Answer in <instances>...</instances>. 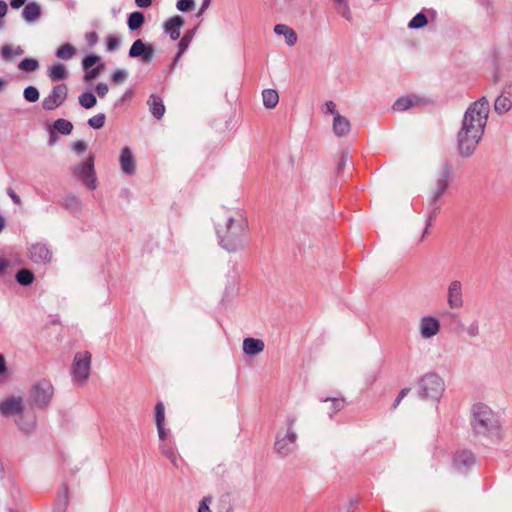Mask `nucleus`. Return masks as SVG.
Here are the masks:
<instances>
[{"instance_id": "nucleus-50", "label": "nucleus", "mask_w": 512, "mask_h": 512, "mask_svg": "<svg viewBox=\"0 0 512 512\" xmlns=\"http://www.w3.org/2000/svg\"><path fill=\"white\" fill-rule=\"evenodd\" d=\"M120 39L117 36L110 35L106 38V49L109 52L116 51L120 46Z\"/></svg>"}, {"instance_id": "nucleus-28", "label": "nucleus", "mask_w": 512, "mask_h": 512, "mask_svg": "<svg viewBox=\"0 0 512 512\" xmlns=\"http://www.w3.org/2000/svg\"><path fill=\"white\" fill-rule=\"evenodd\" d=\"M34 279H35L34 273L27 268L19 269L15 275V280L22 286L31 285L33 283Z\"/></svg>"}, {"instance_id": "nucleus-44", "label": "nucleus", "mask_w": 512, "mask_h": 512, "mask_svg": "<svg viewBox=\"0 0 512 512\" xmlns=\"http://www.w3.org/2000/svg\"><path fill=\"white\" fill-rule=\"evenodd\" d=\"M23 97L26 101L34 103V102L38 101V99L40 97V93L35 86L30 85L24 89Z\"/></svg>"}, {"instance_id": "nucleus-64", "label": "nucleus", "mask_w": 512, "mask_h": 512, "mask_svg": "<svg viewBox=\"0 0 512 512\" xmlns=\"http://www.w3.org/2000/svg\"><path fill=\"white\" fill-rule=\"evenodd\" d=\"M153 0H135V4L139 8H148L152 5Z\"/></svg>"}, {"instance_id": "nucleus-36", "label": "nucleus", "mask_w": 512, "mask_h": 512, "mask_svg": "<svg viewBox=\"0 0 512 512\" xmlns=\"http://www.w3.org/2000/svg\"><path fill=\"white\" fill-rule=\"evenodd\" d=\"M79 104L85 109L93 108L97 103V98L92 92H84L78 97Z\"/></svg>"}, {"instance_id": "nucleus-55", "label": "nucleus", "mask_w": 512, "mask_h": 512, "mask_svg": "<svg viewBox=\"0 0 512 512\" xmlns=\"http://www.w3.org/2000/svg\"><path fill=\"white\" fill-rule=\"evenodd\" d=\"M410 388H403L398 396L396 397V399L394 400V403L392 405V409H396L398 407V405L400 404V402L402 401V399L410 392Z\"/></svg>"}, {"instance_id": "nucleus-19", "label": "nucleus", "mask_w": 512, "mask_h": 512, "mask_svg": "<svg viewBox=\"0 0 512 512\" xmlns=\"http://www.w3.org/2000/svg\"><path fill=\"white\" fill-rule=\"evenodd\" d=\"M121 170L127 175H133L136 172V163L134 155L129 147H124L120 154Z\"/></svg>"}, {"instance_id": "nucleus-26", "label": "nucleus", "mask_w": 512, "mask_h": 512, "mask_svg": "<svg viewBox=\"0 0 512 512\" xmlns=\"http://www.w3.org/2000/svg\"><path fill=\"white\" fill-rule=\"evenodd\" d=\"M145 23V15L141 11H133L128 15L127 25L131 31L139 30Z\"/></svg>"}, {"instance_id": "nucleus-2", "label": "nucleus", "mask_w": 512, "mask_h": 512, "mask_svg": "<svg viewBox=\"0 0 512 512\" xmlns=\"http://www.w3.org/2000/svg\"><path fill=\"white\" fill-rule=\"evenodd\" d=\"M215 230L220 247L229 253L241 251L249 243L248 221L239 210L219 211L215 219Z\"/></svg>"}, {"instance_id": "nucleus-27", "label": "nucleus", "mask_w": 512, "mask_h": 512, "mask_svg": "<svg viewBox=\"0 0 512 512\" xmlns=\"http://www.w3.org/2000/svg\"><path fill=\"white\" fill-rule=\"evenodd\" d=\"M263 105L267 109H273L279 102V95L275 89H264L262 91Z\"/></svg>"}, {"instance_id": "nucleus-21", "label": "nucleus", "mask_w": 512, "mask_h": 512, "mask_svg": "<svg viewBox=\"0 0 512 512\" xmlns=\"http://www.w3.org/2000/svg\"><path fill=\"white\" fill-rule=\"evenodd\" d=\"M42 15L41 6L37 2H29L24 6L22 17L26 22H35Z\"/></svg>"}, {"instance_id": "nucleus-8", "label": "nucleus", "mask_w": 512, "mask_h": 512, "mask_svg": "<svg viewBox=\"0 0 512 512\" xmlns=\"http://www.w3.org/2000/svg\"><path fill=\"white\" fill-rule=\"evenodd\" d=\"M68 96V87L66 84L55 85L50 94L42 101L43 109L46 111H53L61 106Z\"/></svg>"}, {"instance_id": "nucleus-31", "label": "nucleus", "mask_w": 512, "mask_h": 512, "mask_svg": "<svg viewBox=\"0 0 512 512\" xmlns=\"http://www.w3.org/2000/svg\"><path fill=\"white\" fill-rule=\"evenodd\" d=\"M334 4V7L339 15L345 18L348 21H351L352 14L348 4V0H331Z\"/></svg>"}, {"instance_id": "nucleus-62", "label": "nucleus", "mask_w": 512, "mask_h": 512, "mask_svg": "<svg viewBox=\"0 0 512 512\" xmlns=\"http://www.w3.org/2000/svg\"><path fill=\"white\" fill-rule=\"evenodd\" d=\"M156 427L158 430V435H159L160 440L165 441L166 436H167V431L164 428V424H158V425H156Z\"/></svg>"}, {"instance_id": "nucleus-45", "label": "nucleus", "mask_w": 512, "mask_h": 512, "mask_svg": "<svg viewBox=\"0 0 512 512\" xmlns=\"http://www.w3.org/2000/svg\"><path fill=\"white\" fill-rule=\"evenodd\" d=\"M105 119V114L99 113L88 120V125L93 129H101L105 124Z\"/></svg>"}, {"instance_id": "nucleus-6", "label": "nucleus", "mask_w": 512, "mask_h": 512, "mask_svg": "<svg viewBox=\"0 0 512 512\" xmlns=\"http://www.w3.org/2000/svg\"><path fill=\"white\" fill-rule=\"evenodd\" d=\"M74 175L90 190L96 189V176L94 169V156L90 155L85 161L74 168Z\"/></svg>"}, {"instance_id": "nucleus-47", "label": "nucleus", "mask_w": 512, "mask_h": 512, "mask_svg": "<svg viewBox=\"0 0 512 512\" xmlns=\"http://www.w3.org/2000/svg\"><path fill=\"white\" fill-rule=\"evenodd\" d=\"M165 421V407L164 404L159 401L155 405V423L158 424H164Z\"/></svg>"}, {"instance_id": "nucleus-52", "label": "nucleus", "mask_w": 512, "mask_h": 512, "mask_svg": "<svg viewBox=\"0 0 512 512\" xmlns=\"http://www.w3.org/2000/svg\"><path fill=\"white\" fill-rule=\"evenodd\" d=\"M134 96V91L132 89H128L124 92L120 99H118L115 103L116 107L122 106L123 103L127 100L132 99Z\"/></svg>"}, {"instance_id": "nucleus-38", "label": "nucleus", "mask_w": 512, "mask_h": 512, "mask_svg": "<svg viewBox=\"0 0 512 512\" xmlns=\"http://www.w3.org/2000/svg\"><path fill=\"white\" fill-rule=\"evenodd\" d=\"M62 205L71 212H78L81 208V202L75 195H67L62 202Z\"/></svg>"}, {"instance_id": "nucleus-29", "label": "nucleus", "mask_w": 512, "mask_h": 512, "mask_svg": "<svg viewBox=\"0 0 512 512\" xmlns=\"http://www.w3.org/2000/svg\"><path fill=\"white\" fill-rule=\"evenodd\" d=\"M19 428L25 432H31L35 427V417L33 415L26 416L23 412L18 416L17 420Z\"/></svg>"}, {"instance_id": "nucleus-20", "label": "nucleus", "mask_w": 512, "mask_h": 512, "mask_svg": "<svg viewBox=\"0 0 512 512\" xmlns=\"http://www.w3.org/2000/svg\"><path fill=\"white\" fill-rule=\"evenodd\" d=\"M265 344L263 340L247 337L243 341V351L248 356H256L263 352Z\"/></svg>"}, {"instance_id": "nucleus-9", "label": "nucleus", "mask_w": 512, "mask_h": 512, "mask_svg": "<svg viewBox=\"0 0 512 512\" xmlns=\"http://www.w3.org/2000/svg\"><path fill=\"white\" fill-rule=\"evenodd\" d=\"M155 55L153 45L144 42L142 39H137L131 45L128 56L130 58H139L144 64H149Z\"/></svg>"}, {"instance_id": "nucleus-24", "label": "nucleus", "mask_w": 512, "mask_h": 512, "mask_svg": "<svg viewBox=\"0 0 512 512\" xmlns=\"http://www.w3.org/2000/svg\"><path fill=\"white\" fill-rule=\"evenodd\" d=\"M68 76L69 74L66 67L61 63L54 64L48 69V77L53 82L63 81L67 79Z\"/></svg>"}, {"instance_id": "nucleus-40", "label": "nucleus", "mask_w": 512, "mask_h": 512, "mask_svg": "<svg viewBox=\"0 0 512 512\" xmlns=\"http://www.w3.org/2000/svg\"><path fill=\"white\" fill-rule=\"evenodd\" d=\"M160 450H161V453L167 458L170 460V462L174 465V466H177V457H176V452H175V449L173 447V445L171 443H163L161 446H160Z\"/></svg>"}, {"instance_id": "nucleus-54", "label": "nucleus", "mask_w": 512, "mask_h": 512, "mask_svg": "<svg viewBox=\"0 0 512 512\" xmlns=\"http://www.w3.org/2000/svg\"><path fill=\"white\" fill-rule=\"evenodd\" d=\"M212 501L211 496L204 497L199 505L198 512H211L209 508V503Z\"/></svg>"}, {"instance_id": "nucleus-43", "label": "nucleus", "mask_w": 512, "mask_h": 512, "mask_svg": "<svg viewBox=\"0 0 512 512\" xmlns=\"http://www.w3.org/2000/svg\"><path fill=\"white\" fill-rule=\"evenodd\" d=\"M429 207L431 208L428 216H427V219H426V228L422 234V237H421V240L428 234V229L430 226H432V222L434 220V218L437 216L439 210H440V206L437 204V202L434 204V205H430L429 204Z\"/></svg>"}, {"instance_id": "nucleus-59", "label": "nucleus", "mask_w": 512, "mask_h": 512, "mask_svg": "<svg viewBox=\"0 0 512 512\" xmlns=\"http://www.w3.org/2000/svg\"><path fill=\"white\" fill-rule=\"evenodd\" d=\"M87 149V145L84 141L78 140L73 144V151L80 154Z\"/></svg>"}, {"instance_id": "nucleus-46", "label": "nucleus", "mask_w": 512, "mask_h": 512, "mask_svg": "<svg viewBox=\"0 0 512 512\" xmlns=\"http://www.w3.org/2000/svg\"><path fill=\"white\" fill-rule=\"evenodd\" d=\"M128 73L124 69H116L111 75V81L114 85H120L126 81Z\"/></svg>"}, {"instance_id": "nucleus-15", "label": "nucleus", "mask_w": 512, "mask_h": 512, "mask_svg": "<svg viewBox=\"0 0 512 512\" xmlns=\"http://www.w3.org/2000/svg\"><path fill=\"white\" fill-rule=\"evenodd\" d=\"M512 108V85H507L494 102V110L499 115L505 114Z\"/></svg>"}, {"instance_id": "nucleus-3", "label": "nucleus", "mask_w": 512, "mask_h": 512, "mask_svg": "<svg viewBox=\"0 0 512 512\" xmlns=\"http://www.w3.org/2000/svg\"><path fill=\"white\" fill-rule=\"evenodd\" d=\"M470 424L473 434L476 436L494 437L499 434V422L486 404L473 405Z\"/></svg>"}, {"instance_id": "nucleus-22", "label": "nucleus", "mask_w": 512, "mask_h": 512, "mask_svg": "<svg viewBox=\"0 0 512 512\" xmlns=\"http://www.w3.org/2000/svg\"><path fill=\"white\" fill-rule=\"evenodd\" d=\"M147 104L149 106L151 114L156 119L159 120L163 117V115L165 113V106H164V103H163V100L161 99V97H159L156 94H151L147 101Z\"/></svg>"}, {"instance_id": "nucleus-42", "label": "nucleus", "mask_w": 512, "mask_h": 512, "mask_svg": "<svg viewBox=\"0 0 512 512\" xmlns=\"http://www.w3.org/2000/svg\"><path fill=\"white\" fill-rule=\"evenodd\" d=\"M323 402L331 401V412L329 413L330 418L333 417V415L345 407V399L344 398H325L321 399Z\"/></svg>"}, {"instance_id": "nucleus-35", "label": "nucleus", "mask_w": 512, "mask_h": 512, "mask_svg": "<svg viewBox=\"0 0 512 512\" xmlns=\"http://www.w3.org/2000/svg\"><path fill=\"white\" fill-rule=\"evenodd\" d=\"M218 509L220 512H233L232 496L229 492L220 496L218 500Z\"/></svg>"}, {"instance_id": "nucleus-48", "label": "nucleus", "mask_w": 512, "mask_h": 512, "mask_svg": "<svg viewBox=\"0 0 512 512\" xmlns=\"http://www.w3.org/2000/svg\"><path fill=\"white\" fill-rule=\"evenodd\" d=\"M99 62H100V57L98 55H95V54L86 55L82 59V68L83 69L92 68L97 63L99 64Z\"/></svg>"}, {"instance_id": "nucleus-11", "label": "nucleus", "mask_w": 512, "mask_h": 512, "mask_svg": "<svg viewBox=\"0 0 512 512\" xmlns=\"http://www.w3.org/2000/svg\"><path fill=\"white\" fill-rule=\"evenodd\" d=\"M297 434L294 430L287 431V433L280 437L276 436L274 449L282 457L291 454L296 448Z\"/></svg>"}, {"instance_id": "nucleus-32", "label": "nucleus", "mask_w": 512, "mask_h": 512, "mask_svg": "<svg viewBox=\"0 0 512 512\" xmlns=\"http://www.w3.org/2000/svg\"><path fill=\"white\" fill-rule=\"evenodd\" d=\"M414 104H415V100H414L413 97H411V96H404V97L398 98L394 102V104L392 106V109L394 111L402 112V111H406L409 108L413 107Z\"/></svg>"}, {"instance_id": "nucleus-56", "label": "nucleus", "mask_w": 512, "mask_h": 512, "mask_svg": "<svg viewBox=\"0 0 512 512\" xmlns=\"http://www.w3.org/2000/svg\"><path fill=\"white\" fill-rule=\"evenodd\" d=\"M108 85L106 83H98L95 87V91L100 98H103L108 93Z\"/></svg>"}, {"instance_id": "nucleus-51", "label": "nucleus", "mask_w": 512, "mask_h": 512, "mask_svg": "<svg viewBox=\"0 0 512 512\" xmlns=\"http://www.w3.org/2000/svg\"><path fill=\"white\" fill-rule=\"evenodd\" d=\"M348 158H349V153L347 151H341V153L339 155L338 162H337V167H336L337 173H341L343 171V169L346 166V163L348 161Z\"/></svg>"}, {"instance_id": "nucleus-18", "label": "nucleus", "mask_w": 512, "mask_h": 512, "mask_svg": "<svg viewBox=\"0 0 512 512\" xmlns=\"http://www.w3.org/2000/svg\"><path fill=\"white\" fill-rule=\"evenodd\" d=\"M440 330V323L438 319L431 316H426L421 319L420 333L423 338H431L435 336Z\"/></svg>"}, {"instance_id": "nucleus-60", "label": "nucleus", "mask_w": 512, "mask_h": 512, "mask_svg": "<svg viewBox=\"0 0 512 512\" xmlns=\"http://www.w3.org/2000/svg\"><path fill=\"white\" fill-rule=\"evenodd\" d=\"M324 106H325V113H329L334 116L336 115V113H338L336 111V105L333 101H326Z\"/></svg>"}, {"instance_id": "nucleus-34", "label": "nucleus", "mask_w": 512, "mask_h": 512, "mask_svg": "<svg viewBox=\"0 0 512 512\" xmlns=\"http://www.w3.org/2000/svg\"><path fill=\"white\" fill-rule=\"evenodd\" d=\"M197 28H198V26H195L192 29H188L184 33L182 38L179 40L177 46H178V48H180L181 52H185L188 49L191 41L193 40V38H194V36L196 34Z\"/></svg>"}, {"instance_id": "nucleus-16", "label": "nucleus", "mask_w": 512, "mask_h": 512, "mask_svg": "<svg viewBox=\"0 0 512 512\" xmlns=\"http://www.w3.org/2000/svg\"><path fill=\"white\" fill-rule=\"evenodd\" d=\"M184 24V18L180 15H175L164 22L163 29L171 40L176 41L180 38V29Z\"/></svg>"}, {"instance_id": "nucleus-49", "label": "nucleus", "mask_w": 512, "mask_h": 512, "mask_svg": "<svg viewBox=\"0 0 512 512\" xmlns=\"http://www.w3.org/2000/svg\"><path fill=\"white\" fill-rule=\"evenodd\" d=\"M176 7L180 12H190L195 7L194 0H178Z\"/></svg>"}, {"instance_id": "nucleus-5", "label": "nucleus", "mask_w": 512, "mask_h": 512, "mask_svg": "<svg viewBox=\"0 0 512 512\" xmlns=\"http://www.w3.org/2000/svg\"><path fill=\"white\" fill-rule=\"evenodd\" d=\"M91 358L88 351L77 352L74 356L71 373L80 384H84L90 376Z\"/></svg>"}, {"instance_id": "nucleus-37", "label": "nucleus", "mask_w": 512, "mask_h": 512, "mask_svg": "<svg viewBox=\"0 0 512 512\" xmlns=\"http://www.w3.org/2000/svg\"><path fill=\"white\" fill-rule=\"evenodd\" d=\"M18 68L23 72H34L39 68V62L35 58L26 57L18 65Z\"/></svg>"}, {"instance_id": "nucleus-58", "label": "nucleus", "mask_w": 512, "mask_h": 512, "mask_svg": "<svg viewBox=\"0 0 512 512\" xmlns=\"http://www.w3.org/2000/svg\"><path fill=\"white\" fill-rule=\"evenodd\" d=\"M470 337H476L479 334V326L477 321H473L467 328Z\"/></svg>"}, {"instance_id": "nucleus-13", "label": "nucleus", "mask_w": 512, "mask_h": 512, "mask_svg": "<svg viewBox=\"0 0 512 512\" xmlns=\"http://www.w3.org/2000/svg\"><path fill=\"white\" fill-rule=\"evenodd\" d=\"M475 464V456L469 450H460L454 454L453 467L460 473L467 472Z\"/></svg>"}, {"instance_id": "nucleus-12", "label": "nucleus", "mask_w": 512, "mask_h": 512, "mask_svg": "<svg viewBox=\"0 0 512 512\" xmlns=\"http://www.w3.org/2000/svg\"><path fill=\"white\" fill-rule=\"evenodd\" d=\"M28 257L37 264L49 263L52 259V252L46 244H32L28 249Z\"/></svg>"}, {"instance_id": "nucleus-4", "label": "nucleus", "mask_w": 512, "mask_h": 512, "mask_svg": "<svg viewBox=\"0 0 512 512\" xmlns=\"http://www.w3.org/2000/svg\"><path fill=\"white\" fill-rule=\"evenodd\" d=\"M444 390V380L435 372L424 374L417 382V392L421 399L438 402Z\"/></svg>"}, {"instance_id": "nucleus-7", "label": "nucleus", "mask_w": 512, "mask_h": 512, "mask_svg": "<svg viewBox=\"0 0 512 512\" xmlns=\"http://www.w3.org/2000/svg\"><path fill=\"white\" fill-rule=\"evenodd\" d=\"M53 393L54 389L52 384L43 379L33 386L31 399L36 406L44 408L50 403Z\"/></svg>"}, {"instance_id": "nucleus-39", "label": "nucleus", "mask_w": 512, "mask_h": 512, "mask_svg": "<svg viewBox=\"0 0 512 512\" xmlns=\"http://www.w3.org/2000/svg\"><path fill=\"white\" fill-rule=\"evenodd\" d=\"M428 24L427 16L423 12L417 13L408 23L410 29H420Z\"/></svg>"}, {"instance_id": "nucleus-14", "label": "nucleus", "mask_w": 512, "mask_h": 512, "mask_svg": "<svg viewBox=\"0 0 512 512\" xmlns=\"http://www.w3.org/2000/svg\"><path fill=\"white\" fill-rule=\"evenodd\" d=\"M23 410V401L20 397H11L0 403V413L4 417L19 416Z\"/></svg>"}, {"instance_id": "nucleus-63", "label": "nucleus", "mask_w": 512, "mask_h": 512, "mask_svg": "<svg viewBox=\"0 0 512 512\" xmlns=\"http://www.w3.org/2000/svg\"><path fill=\"white\" fill-rule=\"evenodd\" d=\"M7 365L5 361V357L3 354H0V376H4L7 373Z\"/></svg>"}, {"instance_id": "nucleus-25", "label": "nucleus", "mask_w": 512, "mask_h": 512, "mask_svg": "<svg viewBox=\"0 0 512 512\" xmlns=\"http://www.w3.org/2000/svg\"><path fill=\"white\" fill-rule=\"evenodd\" d=\"M274 32L277 35H283L285 37L286 43L289 46H292L297 42V35L295 31L285 24L275 25Z\"/></svg>"}, {"instance_id": "nucleus-10", "label": "nucleus", "mask_w": 512, "mask_h": 512, "mask_svg": "<svg viewBox=\"0 0 512 512\" xmlns=\"http://www.w3.org/2000/svg\"><path fill=\"white\" fill-rule=\"evenodd\" d=\"M451 178V166L446 161L437 175L436 188L430 198V205H434L449 188Z\"/></svg>"}, {"instance_id": "nucleus-17", "label": "nucleus", "mask_w": 512, "mask_h": 512, "mask_svg": "<svg viewBox=\"0 0 512 512\" xmlns=\"http://www.w3.org/2000/svg\"><path fill=\"white\" fill-rule=\"evenodd\" d=\"M448 304L452 309H458L463 306L462 284L458 280H454L449 284Z\"/></svg>"}, {"instance_id": "nucleus-57", "label": "nucleus", "mask_w": 512, "mask_h": 512, "mask_svg": "<svg viewBox=\"0 0 512 512\" xmlns=\"http://www.w3.org/2000/svg\"><path fill=\"white\" fill-rule=\"evenodd\" d=\"M6 192L15 205H22L21 198L16 194V192L11 187H8Z\"/></svg>"}, {"instance_id": "nucleus-53", "label": "nucleus", "mask_w": 512, "mask_h": 512, "mask_svg": "<svg viewBox=\"0 0 512 512\" xmlns=\"http://www.w3.org/2000/svg\"><path fill=\"white\" fill-rule=\"evenodd\" d=\"M85 39L87 41V44L90 47H93V46H95L98 43L99 37H98V34L95 31H92V32L86 33Z\"/></svg>"}, {"instance_id": "nucleus-61", "label": "nucleus", "mask_w": 512, "mask_h": 512, "mask_svg": "<svg viewBox=\"0 0 512 512\" xmlns=\"http://www.w3.org/2000/svg\"><path fill=\"white\" fill-rule=\"evenodd\" d=\"M12 47L10 45H3L1 47V56L3 58L9 59L12 56Z\"/></svg>"}, {"instance_id": "nucleus-41", "label": "nucleus", "mask_w": 512, "mask_h": 512, "mask_svg": "<svg viewBox=\"0 0 512 512\" xmlns=\"http://www.w3.org/2000/svg\"><path fill=\"white\" fill-rule=\"evenodd\" d=\"M103 69H104L103 63H99L96 67L84 69V71H85V74L83 77L84 81L90 82L92 80H95L96 78H98V76L103 71Z\"/></svg>"}, {"instance_id": "nucleus-30", "label": "nucleus", "mask_w": 512, "mask_h": 512, "mask_svg": "<svg viewBox=\"0 0 512 512\" xmlns=\"http://www.w3.org/2000/svg\"><path fill=\"white\" fill-rule=\"evenodd\" d=\"M76 54V48L70 44L65 43L56 50V57L62 60H70Z\"/></svg>"}, {"instance_id": "nucleus-23", "label": "nucleus", "mask_w": 512, "mask_h": 512, "mask_svg": "<svg viewBox=\"0 0 512 512\" xmlns=\"http://www.w3.org/2000/svg\"><path fill=\"white\" fill-rule=\"evenodd\" d=\"M333 131L339 137L345 136L350 131V121L346 117L336 113L333 121Z\"/></svg>"}, {"instance_id": "nucleus-1", "label": "nucleus", "mask_w": 512, "mask_h": 512, "mask_svg": "<svg viewBox=\"0 0 512 512\" xmlns=\"http://www.w3.org/2000/svg\"><path fill=\"white\" fill-rule=\"evenodd\" d=\"M489 113L490 104L485 96L466 109L457 133V149L462 157H470L476 150L484 135Z\"/></svg>"}, {"instance_id": "nucleus-33", "label": "nucleus", "mask_w": 512, "mask_h": 512, "mask_svg": "<svg viewBox=\"0 0 512 512\" xmlns=\"http://www.w3.org/2000/svg\"><path fill=\"white\" fill-rule=\"evenodd\" d=\"M53 129L62 135H69L72 133L73 124L69 120L60 118L54 121Z\"/></svg>"}]
</instances>
